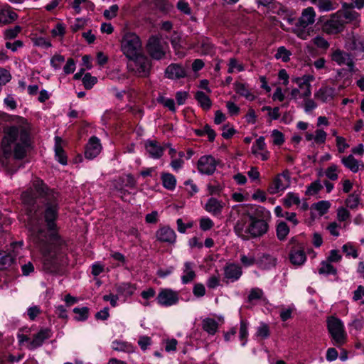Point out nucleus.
Here are the masks:
<instances>
[{
	"label": "nucleus",
	"instance_id": "c9c22d12",
	"mask_svg": "<svg viewBox=\"0 0 364 364\" xmlns=\"http://www.w3.org/2000/svg\"><path fill=\"white\" fill-rule=\"evenodd\" d=\"M338 13L341 16L345 24L353 21L357 22L360 18V14L353 9L340 10Z\"/></svg>",
	"mask_w": 364,
	"mask_h": 364
},
{
	"label": "nucleus",
	"instance_id": "7c9ffc66",
	"mask_svg": "<svg viewBox=\"0 0 364 364\" xmlns=\"http://www.w3.org/2000/svg\"><path fill=\"white\" fill-rule=\"evenodd\" d=\"M55 156L56 160L63 165L67 164V157L62 147V139L60 136L55 137Z\"/></svg>",
	"mask_w": 364,
	"mask_h": 364
},
{
	"label": "nucleus",
	"instance_id": "f8f14e48",
	"mask_svg": "<svg viewBox=\"0 0 364 364\" xmlns=\"http://www.w3.org/2000/svg\"><path fill=\"white\" fill-rule=\"evenodd\" d=\"M251 153L254 156L262 161H267L270 156V152L267 149L264 136H260L256 139L251 147Z\"/></svg>",
	"mask_w": 364,
	"mask_h": 364
},
{
	"label": "nucleus",
	"instance_id": "72a5a7b5",
	"mask_svg": "<svg viewBox=\"0 0 364 364\" xmlns=\"http://www.w3.org/2000/svg\"><path fill=\"white\" fill-rule=\"evenodd\" d=\"M347 46L349 49L358 52L364 51L363 41L358 36L351 35L348 38Z\"/></svg>",
	"mask_w": 364,
	"mask_h": 364
},
{
	"label": "nucleus",
	"instance_id": "680f3d73",
	"mask_svg": "<svg viewBox=\"0 0 364 364\" xmlns=\"http://www.w3.org/2000/svg\"><path fill=\"white\" fill-rule=\"evenodd\" d=\"M322 188V185L321 184L319 181H316L311 183L306 190V194L308 196H314L318 193V191Z\"/></svg>",
	"mask_w": 364,
	"mask_h": 364
},
{
	"label": "nucleus",
	"instance_id": "e433bc0d",
	"mask_svg": "<svg viewBox=\"0 0 364 364\" xmlns=\"http://www.w3.org/2000/svg\"><path fill=\"white\" fill-rule=\"evenodd\" d=\"M116 290L121 295L130 296L134 293L136 287L130 283H121L116 286Z\"/></svg>",
	"mask_w": 364,
	"mask_h": 364
},
{
	"label": "nucleus",
	"instance_id": "473e14b6",
	"mask_svg": "<svg viewBox=\"0 0 364 364\" xmlns=\"http://www.w3.org/2000/svg\"><path fill=\"white\" fill-rule=\"evenodd\" d=\"M277 259L273 256L264 254L257 260V264L261 269H267L276 265Z\"/></svg>",
	"mask_w": 364,
	"mask_h": 364
},
{
	"label": "nucleus",
	"instance_id": "603ef678",
	"mask_svg": "<svg viewBox=\"0 0 364 364\" xmlns=\"http://www.w3.org/2000/svg\"><path fill=\"white\" fill-rule=\"evenodd\" d=\"M271 137L274 145L281 146L284 142V135L278 129H273L271 132Z\"/></svg>",
	"mask_w": 364,
	"mask_h": 364
},
{
	"label": "nucleus",
	"instance_id": "4d7b16f0",
	"mask_svg": "<svg viewBox=\"0 0 364 364\" xmlns=\"http://www.w3.org/2000/svg\"><path fill=\"white\" fill-rule=\"evenodd\" d=\"M65 61L63 55L60 54H55L50 58V65L54 70H59L61 68V65Z\"/></svg>",
	"mask_w": 364,
	"mask_h": 364
},
{
	"label": "nucleus",
	"instance_id": "864d4df0",
	"mask_svg": "<svg viewBox=\"0 0 364 364\" xmlns=\"http://www.w3.org/2000/svg\"><path fill=\"white\" fill-rule=\"evenodd\" d=\"M245 68L242 63H240L235 58H230L228 63V73H232L235 71L242 72Z\"/></svg>",
	"mask_w": 364,
	"mask_h": 364
},
{
	"label": "nucleus",
	"instance_id": "1a4fd4ad",
	"mask_svg": "<svg viewBox=\"0 0 364 364\" xmlns=\"http://www.w3.org/2000/svg\"><path fill=\"white\" fill-rule=\"evenodd\" d=\"M218 166V161L211 155L202 156L198 161L197 168L200 173L212 175L215 173Z\"/></svg>",
	"mask_w": 364,
	"mask_h": 364
},
{
	"label": "nucleus",
	"instance_id": "6e6d98bb",
	"mask_svg": "<svg viewBox=\"0 0 364 364\" xmlns=\"http://www.w3.org/2000/svg\"><path fill=\"white\" fill-rule=\"evenodd\" d=\"M269 336V328L265 323H261L257 327L256 336L262 339L267 338Z\"/></svg>",
	"mask_w": 364,
	"mask_h": 364
},
{
	"label": "nucleus",
	"instance_id": "79ce46f5",
	"mask_svg": "<svg viewBox=\"0 0 364 364\" xmlns=\"http://www.w3.org/2000/svg\"><path fill=\"white\" fill-rule=\"evenodd\" d=\"M277 237L279 240H284L289 233V227L284 222H280L276 228Z\"/></svg>",
	"mask_w": 364,
	"mask_h": 364
},
{
	"label": "nucleus",
	"instance_id": "39448f33",
	"mask_svg": "<svg viewBox=\"0 0 364 364\" xmlns=\"http://www.w3.org/2000/svg\"><path fill=\"white\" fill-rule=\"evenodd\" d=\"M128 59L127 68L130 72L142 77H147L149 75L151 63L143 52Z\"/></svg>",
	"mask_w": 364,
	"mask_h": 364
},
{
	"label": "nucleus",
	"instance_id": "ea45409f",
	"mask_svg": "<svg viewBox=\"0 0 364 364\" xmlns=\"http://www.w3.org/2000/svg\"><path fill=\"white\" fill-rule=\"evenodd\" d=\"M301 202L299 194L294 192H289L283 198L284 205L287 208H290L294 205H299Z\"/></svg>",
	"mask_w": 364,
	"mask_h": 364
},
{
	"label": "nucleus",
	"instance_id": "69168bd1",
	"mask_svg": "<svg viewBox=\"0 0 364 364\" xmlns=\"http://www.w3.org/2000/svg\"><path fill=\"white\" fill-rule=\"evenodd\" d=\"M336 144L338 151L341 154L344 153L349 147V144L346 142V139L341 136H336Z\"/></svg>",
	"mask_w": 364,
	"mask_h": 364
},
{
	"label": "nucleus",
	"instance_id": "de8ad7c7",
	"mask_svg": "<svg viewBox=\"0 0 364 364\" xmlns=\"http://www.w3.org/2000/svg\"><path fill=\"white\" fill-rule=\"evenodd\" d=\"M360 196L357 193H352L348 196V197L346 200V205L348 208L350 209H355L358 206L360 203Z\"/></svg>",
	"mask_w": 364,
	"mask_h": 364
},
{
	"label": "nucleus",
	"instance_id": "3c124183",
	"mask_svg": "<svg viewBox=\"0 0 364 364\" xmlns=\"http://www.w3.org/2000/svg\"><path fill=\"white\" fill-rule=\"evenodd\" d=\"M342 251L348 257L351 256L352 257H353L355 259L358 257V251H357L356 248L355 247V246L353 245V244L351 242H347V243L344 244L342 246Z\"/></svg>",
	"mask_w": 364,
	"mask_h": 364
},
{
	"label": "nucleus",
	"instance_id": "5701e85b",
	"mask_svg": "<svg viewBox=\"0 0 364 364\" xmlns=\"http://www.w3.org/2000/svg\"><path fill=\"white\" fill-rule=\"evenodd\" d=\"M331 60L338 65H347L350 69L353 67V62L349 54L339 49L335 50L331 54Z\"/></svg>",
	"mask_w": 364,
	"mask_h": 364
},
{
	"label": "nucleus",
	"instance_id": "9d476101",
	"mask_svg": "<svg viewBox=\"0 0 364 364\" xmlns=\"http://www.w3.org/2000/svg\"><path fill=\"white\" fill-rule=\"evenodd\" d=\"M315 80L313 75H304L301 77H293L291 81L298 86L302 92L303 98L310 97L311 95V82Z\"/></svg>",
	"mask_w": 364,
	"mask_h": 364
},
{
	"label": "nucleus",
	"instance_id": "5fc2aeb1",
	"mask_svg": "<svg viewBox=\"0 0 364 364\" xmlns=\"http://www.w3.org/2000/svg\"><path fill=\"white\" fill-rule=\"evenodd\" d=\"M157 101L159 103L163 105L164 107H167L171 112H176L175 102L173 99L166 98L164 96H159L157 98Z\"/></svg>",
	"mask_w": 364,
	"mask_h": 364
},
{
	"label": "nucleus",
	"instance_id": "f704fd0d",
	"mask_svg": "<svg viewBox=\"0 0 364 364\" xmlns=\"http://www.w3.org/2000/svg\"><path fill=\"white\" fill-rule=\"evenodd\" d=\"M195 99L200 107L204 110H209L212 106V102L208 95L202 91L196 92Z\"/></svg>",
	"mask_w": 364,
	"mask_h": 364
},
{
	"label": "nucleus",
	"instance_id": "2eb2a0df",
	"mask_svg": "<svg viewBox=\"0 0 364 364\" xmlns=\"http://www.w3.org/2000/svg\"><path fill=\"white\" fill-rule=\"evenodd\" d=\"M345 23L341 16L337 11L333 14L331 19L325 24V29L329 33H337L341 31L344 27Z\"/></svg>",
	"mask_w": 364,
	"mask_h": 364
},
{
	"label": "nucleus",
	"instance_id": "052dcab7",
	"mask_svg": "<svg viewBox=\"0 0 364 364\" xmlns=\"http://www.w3.org/2000/svg\"><path fill=\"white\" fill-rule=\"evenodd\" d=\"M200 228L203 231H208L213 228L214 222L209 217H202L199 221Z\"/></svg>",
	"mask_w": 364,
	"mask_h": 364
},
{
	"label": "nucleus",
	"instance_id": "0e129e2a",
	"mask_svg": "<svg viewBox=\"0 0 364 364\" xmlns=\"http://www.w3.org/2000/svg\"><path fill=\"white\" fill-rule=\"evenodd\" d=\"M21 28L16 26L12 28L6 29L4 32V38L6 40H11L15 38L20 33Z\"/></svg>",
	"mask_w": 364,
	"mask_h": 364
},
{
	"label": "nucleus",
	"instance_id": "13d9d810",
	"mask_svg": "<svg viewBox=\"0 0 364 364\" xmlns=\"http://www.w3.org/2000/svg\"><path fill=\"white\" fill-rule=\"evenodd\" d=\"M97 82V77L92 76L90 73L85 74L82 78L83 85L87 90L91 89Z\"/></svg>",
	"mask_w": 364,
	"mask_h": 364
},
{
	"label": "nucleus",
	"instance_id": "f03ea898",
	"mask_svg": "<svg viewBox=\"0 0 364 364\" xmlns=\"http://www.w3.org/2000/svg\"><path fill=\"white\" fill-rule=\"evenodd\" d=\"M247 205L239 204L233 205L230 212V218L233 219H235V215H240L235 224L234 231L244 240L264 235L269 229L267 220L271 217L270 212L262 207L257 209L255 215L247 214Z\"/></svg>",
	"mask_w": 364,
	"mask_h": 364
},
{
	"label": "nucleus",
	"instance_id": "09e8293b",
	"mask_svg": "<svg viewBox=\"0 0 364 364\" xmlns=\"http://www.w3.org/2000/svg\"><path fill=\"white\" fill-rule=\"evenodd\" d=\"M331 203L327 200H321L314 204V208L318 213L320 215L326 214L330 208Z\"/></svg>",
	"mask_w": 364,
	"mask_h": 364
},
{
	"label": "nucleus",
	"instance_id": "f257e3e1",
	"mask_svg": "<svg viewBox=\"0 0 364 364\" xmlns=\"http://www.w3.org/2000/svg\"><path fill=\"white\" fill-rule=\"evenodd\" d=\"M58 193L48 189L39 178H35L32 186L21 195L23 202L28 205L32 204L38 197L46 198L47 200L44 218L48 230L45 231L42 229H33L31 236L42 254L44 269L49 272L54 271L59 263L60 247L63 245L55 225L58 210Z\"/></svg>",
	"mask_w": 364,
	"mask_h": 364
},
{
	"label": "nucleus",
	"instance_id": "a878e982",
	"mask_svg": "<svg viewBox=\"0 0 364 364\" xmlns=\"http://www.w3.org/2000/svg\"><path fill=\"white\" fill-rule=\"evenodd\" d=\"M201 327L209 336H214L218 331L219 324L215 318L205 317L201 321Z\"/></svg>",
	"mask_w": 364,
	"mask_h": 364
},
{
	"label": "nucleus",
	"instance_id": "4468645a",
	"mask_svg": "<svg viewBox=\"0 0 364 364\" xmlns=\"http://www.w3.org/2000/svg\"><path fill=\"white\" fill-rule=\"evenodd\" d=\"M53 333L50 328H41L36 334L33 336L31 341L27 346L29 350H34L41 346L44 341L52 336Z\"/></svg>",
	"mask_w": 364,
	"mask_h": 364
},
{
	"label": "nucleus",
	"instance_id": "0eeeda50",
	"mask_svg": "<svg viewBox=\"0 0 364 364\" xmlns=\"http://www.w3.org/2000/svg\"><path fill=\"white\" fill-rule=\"evenodd\" d=\"M167 46L156 37L151 36L147 43V51L151 57L155 60H161L166 55Z\"/></svg>",
	"mask_w": 364,
	"mask_h": 364
},
{
	"label": "nucleus",
	"instance_id": "7ed1b4c3",
	"mask_svg": "<svg viewBox=\"0 0 364 364\" xmlns=\"http://www.w3.org/2000/svg\"><path fill=\"white\" fill-rule=\"evenodd\" d=\"M31 125L22 117L14 116L10 124L4 128L1 149L6 157L14 155L23 159L31 146Z\"/></svg>",
	"mask_w": 364,
	"mask_h": 364
},
{
	"label": "nucleus",
	"instance_id": "b1692460",
	"mask_svg": "<svg viewBox=\"0 0 364 364\" xmlns=\"http://www.w3.org/2000/svg\"><path fill=\"white\" fill-rule=\"evenodd\" d=\"M225 277L232 282L238 280L242 274V268L235 263L228 264L224 269Z\"/></svg>",
	"mask_w": 364,
	"mask_h": 364
},
{
	"label": "nucleus",
	"instance_id": "2f4dec72",
	"mask_svg": "<svg viewBox=\"0 0 364 364\" xmlns=\"http://www.w3.org/2000/svg\"><path fill=\"white\" fill-rule=\"evenodd\" d=\"M289 259L294 265L300 266L305 262L306 257L303 250L295 248L291 250Z\"/></svg>",
	"mask_w": 364,
	"mask_h": 364
},
{
	"label": "nucleus",
	"instance_id": "cd10ccee",
	"mask_svg": "<svg viewBox=\"0 0 364 364\" xmlns=\"http://www.w3.org/2000/svg\"><path fill=\"white\" fill-rule=\"evenodd\" d=\"M18 18V15L11 11L9 7H4L0 9V26L10 24Z\"/></svg>",
	"mask_w": 364,
	"mask_h": 364
},
{
	"label": "nucleus",
	"instance_id": "423d86ee",
	"mask_svg": "<svg viewBox=\"0 0 364 364\" xmlns=\"http://www.w3.org/2000/svg\"><path fill=\"white\" fill-rule=\"evenodd\" d=\"M328 329L333 339L338 346L345 343L346 341V333H345L344 326L341 320L331 317L327 321Z\"/></svg>",
	"mask_w": 364,
	"mask_h": 364
},
{
	"label": "nucleus",
	"instance_id": "dca6fc26",
	"mask_svg": "<svg viewBox=\"0 0 364 364\" xmlns=\"http://www.w3.org/2000/svg\"><path fill=\"white\" fill-rule=\"evenodd\" d=\"M225 205V203L222 200L211 197L208 199L203 208L206 212L212 215L218 216L222 214Z\"/></svg>",
	"mask_w": 364,
	"mask_h": 364
},
{
	"label": "nucleus",
	"instance_id": "c85d7f7f",
	"mask_svg": "<svg viewBox=\"0 0 364 364\" xmlns=\"http://www.w3.org/2000/svg\"><path fill=\"white\" fill-rule=\"evenodd\" d=\"M233 85L235 91L238 95L244 97L246 100L249 101L255 100V96L254 94L251 92L247 84L235 82Z\"/></svg>",
	"mask_w": 364,
	"mask_h": 364
},
{
	"label": "nucleus",
	"instance_id": "20e7f679",
	"mask_svg": "<svg viewBox=\"0 0 364 364\" xmlns=\"http://www.w3.org/2000/svg\"><path fill=\"white\" fill-rule=\"evenodd\" d=\"M121 50L127 58H132L143 52L142 43L139 37L134 33L126 32L120 41Z\"/></svg>",
	"mask_w": 364,
	"mask_h": 364
},
{
	"label": "nucleus",
	"instance_id": "49530a36",
	"mask_svg": "<svg viewBox=\"0 0 364 364\" xmlns=\"http://www.w3.org/2000/svg\"><path fill=\"white\" fill-rule=\"evenodd\" d=\"M293 32L301 39L306 40L310 36V30L307 27H303L299 23H296L293 28Z\"/></svg>",
	"mask_w": 364,
	"mask_h": 364
},
{
	"label": "nucleus",
	"instance_id": "c756f323",
	"mask_svg": "<svg viewBox=\"0 0 364 364\" xmlns=\"http://www.w3.org/2000/svg\"><path fill=\"white\" fill-rule=\"evenodd\" d=\"M112 348L115 351L132 353L135 351V347L127 341L114 340L112 342Z\"/></svg>",
	"mask_w": 364,
	"mask_h": 364
},
{
	"label": "nucleus",
	"instance_id": "8fccbe9b",
	"mask_svg": "<svg viewBox=\"0 0 364 364\" xmlns=\"http://www.w3.org/2000/svg\"><path fill=\"white\" fill-rule=\"evenodd\" d=\"M291 55V53L284 46H280L277 48L274 56L277 59H281L283 62H287L289 60Z\"/></svg>",
	"mask_w": 364,
	"mask_h": 364
},
{
	"label": "nucleus",
	"instance_id": "bb28decb",
	"mask_svg": "<svg viewBox=\"0 0 364 364\" xmlns=\"http://www.w3.org/2000/svg\"><path fill=\"white\" fill-rule=\"evenodd\" d=\"M316 14L312 7L305 9L301 14L297 23H299L303 27H308L309 25L313 24L315 21Z\"/></svg>",
	"mask_w": 364,
	"mask_h": 364
},
{
	"label": "nucleus",
	"instance_id": "aec40b11",
	"mask_svg": "<svg viewBox=\"0 0 364 364\" xmlns=\"http://www.w3.org/2000/svg\"><path fill=\"white\" fill-rule=\"evenodd\" d=\"M101 150L100 140L96 136H92L86 146L85 156L87 159H92L100 154Z\"/></svg>",
	"mask_w": 364,
	"mask_h": 364
},
{
	"label": "nucleus",
	"instance_id": "393cba45",
	"mask_svg": "<svg viewBox=\"0 0 364 364\" xmlns=\"http://www.w3.org/2000/svg\"><path fill=\"white\" fill-rule=\"evenodd\" d=\"M195 264L191 262H186L183 267V274L181 279L183 284H188L194 280L196 274L194 270Z\"/></svg>",
	"mask_w": 364,
	"mask_h": 364
},
{
	"label": "nucleus",
	"instance_id": "774afa93",
	"mask_svg": "<svg viewBox=\"0 0 364 364\" xmlns=\"http://www.w3.org/2000/svg\"><path fill=\"white\" fill-rule=\"evenodd\" d=\"M326 136L327 134L324 130L318 129L315 131L314 142L318 144H323L326 140Z\"/></svg>",
	"mask_w": 364,
	"mask_h": 364
},
{
	"label": "nucleus",
	"instance_id": "412c9836",
	"mask_svg": "<svg viewBox=\"0 0 364 364\" xmlns=\"http://www.w3.org/2000/svg\"><path fill=\"white\" fill-rule=\"evenodd\" d=\"M22 245L21 242L19 243H13L11 245V247L13 248V252L6 253L4 252L0 251V269H4L9 266L14 262L15 257L17 253H15V250L16 248H20Z\"/></svg>",
	"mask_w": 364,
	"mask_h": 364
},
{
	"label": "nucleus",
	"instance_id": "6ab92c4d",
	"mask_svg": "<svg viewBox=\"0 0 364 364\" xmlns=\"http://www.w3.org/2000/svg\"><path fill=\"white\" fill-rule=\"evenodd\" d=\"M165 76L171 80L183 78L186 76V70L181 64L171 63L166 68Z\"/></svg>",
	"mask_w": 364,
	"mask_h": 364
},
{
	"label": "nucleus",
	"instance_id": "a19ab883",
	"mask_svg": "<svg viewBox=\"0 0 364 364\" xmlns=\"http://www.w3.org/2000/svg\"><path fill=\"white\" fill-rule=\"evenodd\" d=\"M248 326L249 323L245 320H241L240 322V329H239V339L242 342V346H245L247 343L248 338Z\"/></svg>",
	"mask_w": 364,
	"mask_h": 364
},
{
	"label": "nucleus",
	"instance_id": "c03bdc74",
	"mask_svg": "<svg viewBox=\"0 0 364 364\" xmlns=\"http://www.w3.org/2000/svg\"><path fill=\"white\" fill-rule=\"evenodd\" d=\"M240 262L244 267H248L257 264V260L253 252H249L247 255H241Z\"/></svg>",
	"mask_w": 364,
	"mask_h": 364
},
{
	"label": "nucleus",
	"instance_id": "58836bf2",
	"mask_svg": "<svg viewBox=\"0 0 364 364\" xmlns=\"http://www.w3.org/2000/svg\"><path fill=\"white\" fill-rule=\"evenodd\" d=\"M314 4L321 12L332 11L337 7V4L331 0H315Z\"/></svg>",
	"mask_w": 364,
	"mask_h": 364
},
{
	"label": "nucleus",
	"instance_id": "4be33fe9",
	"mask_svg": "<svg viewBox=\"0 0 364 364\" xmlns=\"http://www.w3.org/2000/svg\"><path fill=\"white\" fill-rule=\"evenodd\" d=\"M341 163L346 168L353 173H357L360 170H364V164L363 161L355 159L353 154H350L347 156H342Z\"/></svg>",
	"mask_w": 364,
	"mask_h": 364
},
{
	"label": "nucleus",
	"instance_id": "338daca9",
	"mask_svg": "<svg viewBox=\"0 0 364 364\" xmlns=\"http://www.w3.org/2000/svg\"><path fill=\"white\" fill-rule=\"evenodd\" d=\"M337 220L339 222H344L348 220L350 217V212L343 207H339L337 210Z\"/></svg>",
	"mask_w": 364,
	"mask_h": 364
},
{
	"label": "nucleus",
	"instance_id": "f3484780",
	"mask_svg": "<svg viewBox=\"0 0 364 364\" xmlns=\"http://www.w3.org/2000/svg\"><path fill=\"white\" fill-rule=\"evenodd\" d=\"M336 95V90L328 85H322L314 93V97L323 103L330 102Z\"/></svg>",
	"mask_w": 364,
	"mask_h": 364
},
{
	"label": "nucleus",
	"instance_id": "9b49d317",
	"mask_svg": "<svg viewBox=\"0 0 364 364\" xmlns=\"http://www.w3.org/2000/svg\"><path fill=\"white\" fill-rule=\"evenodd\" d=\"M290 185V177L288 171H284L278 174L273 180L268 188V191L271 194H276L280 191H284Z\"/></svg>",
	"mask_w": 364,
	"mask_h": 364
},
{
	"label": "nucleus",
	"instance_id": "a211bd4d",
	"mask_svg": "<svg viewBox=\"0 0 364 364\" xmlns=\"http://www.w3.org/2000/svg\"><path fill=\"white\" fill-rule=\"evenodd\" d=\"M144 147L149 156L154 159L161 158L164 154L165 149L158 141L151 139L145 141Z\"/></svg>",
	"mask_w": 364,
	"mask_h": 364
},
{
	"label": "nucleus",
	"instance_id": "bf43d9fd",
	"mask_svg": "<svg viewBox=\"0 0 364 364\" xmlns=\"http://www.w3.org/2000/svg\"><path fill=\"white\" fill-rule=\"evenodd\" d=\"M198 135L206 134L210 141H213L215 137V131L208 124L205 125L203 129L196 131Z\"/></svg>",
	"mask_w": 364,
	"mask_h": 364
},
{
	"label": "nucleus",
	"instance_id": "4c0bfd02",
	"mask_svg": "<svg viewBox=\"0 0 364 364\" xmlns=\"http://www.w3.org/2000/svg\"><path fill=\"white\" fill-rule=\"evenodd\" d=\"M161 181L165 188L172 191L176 188V179L173 174L169 173H163L161 174Z\"/></svg>",
	"mask_w": 364,
	"mask_h": 364
},
{
	"label": "nucleus",
	"instance_id": "37998d69",
	"mask_svg": "<svg viewBox=\"0 0 364 364\" xmlns=\"http://www.w3.org/2000/svg\"><path fill=\"white\" fill-rule=\"evenodd\" d=\"M336 269L328 261H323L321 263V267L318 269L320 274H336Z\"/></svg>",
	"mask_w": 364,
	"mask_h": 364
},
{
	"label": "nucleus",
	"instance_id": "6e6552de",
	"mask_svg": "<svg viewBox=\"0 0 364 364\" xmlns=\"http://www.w3.org/2000/svg\"><path fill=\"white\" fill-rule=\"evenodd\" d=\"M179 299L178 291L170 288L161 289L156 296L158 304L166 307L176 305Z\"/></svg>",
	"mask_w": 364,
	"mask_h": 364
},
{
	"label": "nucleus",
	"instance_id": "a18cd8bd",
	"mask_svg": "<svg viewBox=\"0 0 364 364\" xmlns=\"http://www.w3.org/2000/svg\"><path fill=\"white\" fill-rule=\"evenodd\" d=\"M73 312L76 314L75 319L78 321H83L87 319L89 316V309L87 307H75Z\"/></svg>",
	"mask_w": 364,
	"mask_h": 364
},
{
	"label": "nucleus",
	"instance_id": "e2e57ef3",
	"mask_svg": "<svg viewBox=\"0 0 364 364\" xmlns=\"http://www.w3.org/2000/svg\"><path fill=\"white\" fill-rule=\"evenodd\" d=\"M264 295L263 290L258 287H255L250 289L248 295V301H252L254 300H259L262 299Z\"/></svg>",
	"mask_w": 364,
	"mask_h": 364
},
{
	"label": "nucleus",
	"instance_id": "ddd939ff",
	"mask_svg": "<svg viewBox=\"0 0 364 364\" xmlns=\"http://www.w3.org/2000/svg\"><path fill=\"white\" fill-rule=\"evenodd\" d=\"M156 237L161 242L174 244L176 240V234L170 227L162 226L156 230Z\"/></svg>",
	"mask_w": 364,
	"mask_h": 364
}]
</instances>
